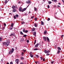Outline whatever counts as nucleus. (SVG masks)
I'll return each instance as SVG.
<instances>
[{"mask_svg": "<svg viewBox=\"0 0 64 64\" xmlns=\"http://www.w3.org/2000/svg\"><path fill=\"white\" fill-rule=\"evenodd\" d=\"M14 49L13 48H12V50H10L9 52V53L10 54H11L13 52H14Z\"/></svg>", "mask_w": 64, "mask_h": 64, "instance_id": "f257e3e1", "label": "nucleus"}, {"mask_svg": "<svg viewBox=\"0 0 64 64\" xmlns=\"http://www.w3.org/2000/svg\"><path fill=\"white\" fill-rule=\"evenodd\" d=\"M19 62V59H16L15 60V62L17 64H18V62Z\"/></svg>", "mask_w": 64, "mask_h": 64, "instance_id": "f03ea898", "label": "nucleus"}, {"mask_svg": "<svg viewBox=\"0 0 64 64\" xmlns=\"http://www.w3.org/2000/svg\"><path fill=\"white\" fill-rule=\"evenodd\" d=\"M9 43H10V42H6V46H9Z\"/></svg>", "mask_w": 64, "mask_h": 64, "instance_id": "7ed1b4c3", "label": "nucleus"}, {"mask_svg": "<svg viewBox=\"0 0 64 64\" xmlns=\"http://www.w3.org/2000/svg\"><path fill=\"white\" fill-rule=\"evenodd\" d=\"M43 38L44 39V41L46 42V40H47V38L45 36H44L43 37Z\"/></svg>", "mask_w": 64, "mask_h": 64, "instance_id": "20e7f679", "label": "nucleus"}, {"mask_svg": "<svg viewBox=\"0 0 64 64\" xmlns=\"http://www.w3.org/2000/svg\"><path fill=\"white\" fill-rule=\"evenodd\" d=\"M49 53H50V51L48 50L46 52V56H48L50 54H49Z\"/></svg>", "mask_w": 64, "mask_h": 64, "instance_id": "39448f33", "label": "nucleus"}, {"mask_svg": "<svg viewBox=\"0 0 64 64\" xmlns=\"http://www.w3.org/2000/svg\"><path fill=\"white\" fill-rule=\"evenodd\" d=\"M26 2L28 4H30V3H31V2L29 0H28V1H26Z\"/></svg>", "mask_w": 64, "mask_h": 64, "instance_id": "423d86ee", "label": "nucleus"}, {"mask_svg": "<svg viewBox=\"0 0 64 64\" xmlns=\"http://www.w3.org/2000/svg\"><path fill=\"white\" fill-rule=\"evenodd\" d=\"M38 46H39V44H38L35 46V47H36V48H37L38 47Z\"/></svg>", "mask_w": 64, "mask_h": 64, "instance_id": "0eeeda50", "label": "nucleus"}, {"mask_svg": "<svg viewBox=\"0 0 64 64\" xmlns=\"http://www.w3.org/2000/svg\"><path fill=\"white\" fill-rule=\"evenodd\" d=\"M19 10L20 12H22V8L20 7L19 8Z\"/></svg>", "mask_w": 64, "mask_h": 64, "instance_id": "6e6552de", "label": "nucleus"}, {"mask_svg": "<svg viewBox=\"0 0 64 64\" xmlns=\"http://www.w3.org/2000/svg\"><path fill=\"white\" fill-rule=\"evenodd\" d=\"M26 10V8H24L22 10V12H24V11H25Z\"/></svg>", "mask_w": 64, "mask_h": 64, "instance_id": "1a4fd4ad", "label": "nucleus"}, {"mask_svg": "<svg viewBox=\"0 0 64 64\" xmlns=\"http://www.w3.org/2000/svg\"><path fill=\"white\" fill-rule=\"evenodd\" d=\"M47 31L45 30L44 32V35H46L47 33Z\"/></svg>", "mask_w": 64, "mask_h": 64, "instance_id": "9d476101", "label": "nucleus"}, {"mask_svg": "<svg viewBox=\"0 0 64 64\" xmlns=\"http://www.w3.org/2000/svg\"><path fill=\"white\" fill-rule=\"evenodd\" d=\"M33 35H34V36H36V32H34Z\"/></svg>", "mask_w": 64, "mask_h": 64, "instance_id": "9b49d317", "label": "nucleus"}, {"mask_svg": "<svg viewBox=\"0 0 64 64\" xmlns=\"http://www.w3.org/2000/svg\"><path fill=\"white\" fill-rule=\"evenodd\" d=\"M47 40L48 42H50V40H49V38H48V37H47Z\"/></svg>", "mask_w": 64, "mask_h": 64, "instance_id": "f8f14e48", "label": "nucleus"}, {"mask_svg": "<svg viewBox=\"0 0 64 64\" xmlns=\"http://www.w3.org/2000/svg\"><path fill=\"white\" fill-rule=\"evenodd\" d=\"M41 24H42V25H44V22L42 21L41 22Z\"/></svg>", "mask_w": 64, "mask_h": 64, "instance_id": "ddd939ff", "label": "nucleus"}, {"mask_svg": "<svg viewBox=\"0 0 64 64\" xmlns=\"http://www.w3.org/2000/svg\"><path fill=\"white\" fill-rule=\"evenodd\" d=\"M24 41V38H22V39L20 40V42H22Z\"/></svg>", "mask_w": 64, "mask_h": 64, "instance_id": "4468645a", "label": "nucleus"}, {"mask_svg": "<svg viewBox=\"0 0 64 64\" xmlns=\"http://www.w3.org/2000/svg\"><path fill=\"white\" fill-rule=\"evenodd\" d=\"M4 2V3L6 4L8 2V1L7 0H5Z\"/></svg>", "mask_w": 64, "mask_h": 64, "instance_id": "2eb2a0df", "label": "nucleus"}, {"mask_svg": "<svg viewBox=\"0 0 64 64\" xmlns=\"http://www.w3.org/2000/svg\"><path fill=\"white\" fill-rule=\"evenodd\" d=\"M35 30V28H32V31H34Z\"/></svg>", "mask_w": 64, "mask_h": 64, "instance_id": "dca6fc26", "label": "nucleus"}, {"mask_svg": "<svg viewBox=\"0 0 64 64\" xmlns=\"http://www.w3.org/2000/svg\"><path fill=\"white\" fill-rule=\"evenodd\" d=\"M12 9H15V6H12Z\"/></svg>", "mask_w": 64, "mask_h": 64, "instance_id": "f3484780", "label": "nucleus"}, {"mask_svg": "<svg viewBox=\"0 0 64 64\" xmlns=\"http://www.w3.org/2000/svg\"><path fill=\"white\" fill-rule=\"evenodd\" d=\"M58 49L59 50H61V48H60V47H57Z\"/></svg>", "mask_w": 64, "mask_h": 64, "instance_id": "a211bd4d", "label": "nucleus"}, {"mask_svg": "<svg viewBox=\"0 0 64 64\" xmlns=\"http://www.w3.org/2000/svg\"><path fill=\"white\" fill-rule=\"evenodd\" d=\"M39 61H35V63L36 64H37V63H39Z\"/></svg>", "mask_w": 64, "mask_h": 64, "instance_id": "6ab92c4d", "label": "nucleus"}, {"mask_svg": "<svg viewBox=\"0 0 64 64\" xmlns=\"http://www.w3.org/2000/svg\"><path fill=\"white\" fill-rule=\"evenodd\" d=\"M34 26L36 27H37V24H34Z\"/></svg>", "mask_w": 64, "mask_h": 64, "instance_id": "aec40b11", "label": "nucleus"}, {"mask_svg": "<svg viewBox=\"0 0 64 64\" xmlns=\"http://www.w3.org/2000/svg\"><path fill=\"white\" fill-rule=\"evenodd\" d=\"M14 24H13V23H12V24H11V26H10L11 27H13V25Z\"/></svg>", "mask_w": 64, "mask_h": 64, "instance_id": "412c9836", "label": "nucleus"}, {"mask_svg": "<svg viewBox=\"0 0 64 64\" xmlns=\"http://www.w3.org/2000/svg\"><path fill=\"white\" fill-rule=\"evenodd\" d=\"M16 11V9H14L13 10H12V12H15Z\"/></svg>", "mask_w": 64, "mask_h": 64, "instance_id": "4be33fe9", "label": "nucleus"}, {"mask_svg": "<svg viewBox=\"0 0 64 64\" xmlns=\"http://www.w3.org/2000/svg\"><path fill=\"white\" fill-rule=\"evenodd\" d=\"M52 0L53 2H54V1L55 2H57V0Z\"/></svg>", "mask_w": 64, "mask_h": 64, "instance_id": "5701e85b", "label": "nucleus"}, {"mask_svg": "<svg viewBox=\"0 0 64 64\" xmlns=\"http://www.w3.org/2000/svg\"><path fill=\"white\" fill-rule=\"evenodd\" d=\"M23 30H22V31L24 32H25V31L26 30H25V28H23Z\"/></svg>", "mask_w": 64, "mask_h": 64, "instance_id": "b1692460", "label": "nucleus"}, {"mask_svg": "<svg viewBox=\"0 0 64 64\" xmlns=\"http://www.w3.org/2000/svg\"><path fill=\"white\" fill-rule=\"evenodd\" d=\"M13 28V27H10V30H12V28Z\"/></svg>", "mask_w": 64, "mask_h": 64, "instance_id": "393cba45", "label": "nucleus"}, {"mask_svg": "<svg viewBox=\"0 0 64 64\" xmlns=\"http://www.w3.org/2000/svg\"><path fill=\"white\" fill-rule=\"evenodd\" d=\"M38 50V49L37 48H34V50Z\"/></svg>", "mask_w": 64, "mask_h": 64, "instance_id": "a878e982", "label": "nucleus"}, {"mask_svg": "<svg viewBox=\"0 0 64 64\" xmlns=\"http://www.w3.org/2000/svg\"><path fill=\"white\" fill-rule=\"evenodd\" d=\"M60 51L58 50V52H57V54H59V53H60Z\"/></svg>", "mask_w": 64, "mask_h": 64, "instance_id": "bb28decb", "label": "nucleus"}, {"mask_svg": "<svg viewBox=\"0 0 64 64\" xmlns=\"http://www.w3.org/2000/svg\"><path fill=\"white\" fill-rule=\"evenodd\" d=\"M20 32V34L21 35H23V34H24H24H23V32H22L21 31Z\"/></svg>", "mask_w": 64, "mask_h": 64, "instance_id": "cd10ccee", "label": "nucleus"}, {"mask_svg": "<svg viewBox=\"0 0 64 64\" xmlns=\"http://www.w3.org/2000/svg\"><path fill=\"white\" fill-rule=\"evenodd\" d=\"M44 52L45 53H47V50H44Z\"/></svg>", "mask_w": 64, "mask_h": 64, "instance_id": "c85d7f7f", "label": "nucleus"}, {"mask_svg": "<svg viewBox=\"0 0 64 64\" xmlns=\"http://www.w3.org/2000/svg\"><path fill=\"white\" fill-rule=\"evenodd\" d=\"M35 56L36 57V58H37L39 57V56H38V55H36Z\"/></svg>", "mask_w": 64, "mask_h": 64, "instance_id": "c756f323", "label": "nucleus"}, {"mask_svg": "<svg viewBox=\"0 0 64 64\" xmlns=\"http://www.w3.org/2000/svg\"><path fill=\"white\" fill-rule=\"evenodd\" d=\"M22 51L24 52H26V50H23Z\"/></svg>", "mask_w": 64, "mask_h": 64, "instance_id": "7c9ffc66", "label": "nucleus"}, {"mask_svg": "<svg viewBox=\"0 0 64 64\" xmlns=\"http://www.w3.org/2000/svg\"><path fill=\"white\" fill-rule=\"evenodd\" d=\"M20 58L21 60H24V58L23 57H21Z\"/></svg>", "mask_w": 64, "mask_h": 64, "instance_id": "2f4dec72", "label": "nucleus"}, {"mask_svg": "<svg viewBox=\"0 0 64 64\" xmlns=\"http://www.w3.org/2000/svg\"><path fill=\"white\" fill-rule=\"evenodd\" d=\"M16 37H15L14 38V41H16Z\"/></svg>", "mask_w": 64, "mask_h": 64, "instance_id": "473e14b6", "label": "nucleus"}, {"mask_svg": "<svg viewBox=\"0 0 64 64\" xmlns=\"http://www.w3.org/2000/svg\"><path fill=\"white\" fill-rule=\"evenodd\" d=\"M6 45V42H4L3 43V45Z\"/></svg>", "mask_w": 64, "mask_h": 64, "instance_id": "72a5a7b5", "label": "nucleus"}, {"mask_svg": "<svg viewBox=\"0 0 64 64\" xmlns=\"http://www.w3.org/2000/svg\"><path fill=\"white\" fill-rule=\"evenodd\" d=\"M36 42V40H34V45H35V44Z\"/></svg>", "mask_w": 64, "mask_h": 64, "instance_id": "f704fd0d", "label": "nucleus"}, {"mask_svg": "<svg viewBox=\"0 0 64 64\" xmlns=\"http://www.w3.org/2000/svg\"><path fill=\"white\" fill-rule=\"evenodd\" d=\"M16 17H17V18L19 16H18V14H16Z\"/></svg>", "mask_w": 64, "mask_h": 64, "instance_id": "c9c22d12", "label": "nucleus"}, {"mask_svg": "<svg viewBox=\"0 0 64 64\" xmlns=\"http://www.w3.org/2000/svg\"><path fill=\"white\" fill-rule=\"evenodd\" d=\"M48 3L49 4H51V1H48Z\"/></svg>", "mask_w": 64, "mask_h": 64, "instance_id": "e433bc0d", "label": "nucleus"}, {"mask_svg": "<svg viewBox=\"0 0 64 64\" xmlns=\"http://www.w3.org/2000/svg\"><path fill=\"white\" fill-rule=\"evenodd\" d=\"M28 30H26L25 31V33H28Z\"/></svg>", "mask_w": 64, "mask_h": 64, "instance_id": "4c0bfd02", "label": "nucleus"}, {"mask_svg": "<svg viewBox=\"0 0 64 64\" xmlns=\"http://www.w3.org/2000/svg\"><path fill=\"white\" fill-rule=\"evenodd\" d=\"M14 18L15 19H16V16H14Z\"/></svg>", "mask_w": 64, "mask_h": 64, "instance_id": "58836bf2", "label": "nucleus"}, {"mask_svg": "<svg viewBox=\"0 0 64 64\" xmlns=\"http://www.w3.org/2000/svg\"><path fill=\"white\" fill-rule=\"evenodd\" d=\"M34 11H37V8H34Z\"/></svg>", "mask_w": 64, "mask_h": 64, "instance_id": "ea45409f", "label": "nucleus"}, {"mask_svg": "<svg viewBox=\"0 0 64 64\" xmlns=\"http://www.w3.org/2000/svg\"><path fill=\"white\" fill-rule=\"evenodd\" d=\"M27 36V35H26V34H24V35L23 36V37H26Z\"/></svg>", "mask_w": 64, "mask_h": 64, "instance_id": "a19ab883", "label": "nucleus"}, {"mask_svg": "<svg viewBox=\"0 0 64 64\" xmlns=\"http://www.w3.org/2000/svg\"><path fill=\"white\" fill-rule=\"evenodd\" d=\"M34 20H35V21H37V18H34Z\"/></svg>", "mask_w": 64, "mask_h": 64, "instance_id": "79ce46f5", "label": "nucleus"}, {"mask_svg": "<svg viewBox=\"0 0 64 64\" xmlns=\"http://www.w3.org/2000/svg\"><path fill=\"white\" fill-rule=\"evenodd\" d=\"M54 62H55V61H53V62H52L51 63H52V64H53V63H54Z\"/></svg>", "mask_w": 64, "mask_h": 64, "instance_id": "37998d69", "label": "nucleus"}, {"mask_svg": "<svg viewBox=\"0 0 64 64\" xmlns=\"http://www.w3.org/2000/svg\"><path fill=\"white\" fill-rule=\"evenodd\" d=\"M30 55H32V52H31L30 53Z\"/></svg>", "mask_w": 64, "mask_h": 64, "instance_id": "c03bdc74", "label": "nucleus"}, {"mask_svg": "<svg viewBox=\"0 0 64 64\" xmlns=\"http://www.w3.org/2000/svg\"><path fill=\"white\" fill-rule=\"evenodd\" d=\"M50 20V19L49 18H48V19H47L48 21H49Z\"/></svg>", "mask_w": 64, "mask_h": 64, "instance_id": "a18cd8bd", "label": "nucleus"}, {"mask_svg": "<svg viewBox=\"0 0 64 64\" xmlns=\"http://www.w3.org/2000/svg\"><path fill=\"white\" fill-rule=\"evenodd\" d=\"M30 56L32 58H33V55L32 54L31 55H30Z\"/></svg>", "mask_w": 64, "mask_h": 64, "instance_id": "49530a36", "label": "nucleus"}, {"mask_svg": "<svg viewBox=\"0 0 64 64\" xmlns=\"http://www.w3.org/2000/svg\"><path fill=\"white\" fill-rule=\"evenodd\" d=\"M40 58L41 60H43V58L42 57H41Z\"/></svg>", "mask_w": 64, "mask_h": 64, "instance_id": "de8ad7c7", "label": "nucleus"}, {"mask_svg": "<svg viewBox=\"0 0 64 64\" xmlns=\"http://www.w3.org/2000/svg\"><path fill=\"white\" fill-rule=\"evenodd\" d=\"M13 34H12L10 35V36L11 37H12V36H13Z\"/></svg>", "mask_w": 64, "mask_h": 64, "instance_id": "09e8293b", "label": "nucleus"}, {"mask_svg": "<svg viewBox=\"0 0 64 64\" xmlns=\"http://www.w3.org/2000/svg\"><path fill=\"white\" fill-rule=\"evenodd\" d=\"M4 29H5V27H3L2 28V30H4Z\"/></svg>", "mask_w": 64, "mask_h": 64, "instance_id": "8fccbe9b", "label": "nucleus"}, {"mask_svg": "<svg viewBox=\"0 0 64 64\" xmlns=\"http://www.w3.org/2000/svg\"><path fill=\"white\" fill-rule=\"evenodd\" d=\"M21 55H24V52H22Z\"/></svg>", "mask_w": 64, "mask_h": 64, "instance_id": "3c124183", "label": "nucleus"}, {"mask_svg": "<svg viewBox=\"0 0 64 64\" xmlns=\"http://www.w3.org/2000/svg\"><path fill=\"white\" fill-rule=\"evenodd\" d=\"M10 64H13V62H10Z\"/></svg>", "mask_w": 64, "mask_h": 64, "instance_id": "603ef678", "label": "nucleus"}, {"mask_svg": "<svg viewBox=\"0 0 64 64\" xmlns=\"http://www.w3.org/2000/svg\"><path fill=\"white\" fill-rule=\"evenodd\" d=\"M48 8H50V6L49 5H48Z\"/></svg>", "mask_w": 64, "mask_h": 64, "instance_id": "864d4df0", "label": "nucleus"}, {"mask_svg": "<svg viewBox=\"0 0 64 64\" xmlns=\"http://www.w3.org/2000/svg\"><path fill=\"white\" fill-rule=\"evenodd\" d=\"M64 37V35H62L61 36V38H62V37Z\"/></svg>", "mask_w": 64, "mask_h": 64, "instance_id": "5fc2aeb1", "label": "nucleus"}, {"mask_svg": "<svg viewBox=\"0 0 64 64\" xmlns=\"http://www.w3.org/2000/svg\"><path fill=\"white\" fill-rule=\"evenodd\" d=\"M15 8H17V5H16L15 6Z\"/></svg>", "mask_w": 64, "mask_h": 64, "instance_id": "6e6d98bb", "label": "nucleus"}, {"mask_svg": "<svg viewBox=\"0 0 64 64\" xmlns=\"http://www.w3.org/2000/svg\"><path fill=\"white\" fill-rule=\"evenodd\" d=\"M24 23V22H21V23L22 24H23Z\"/></svg>", "mask_w": 64, "mask_h": 64, "instance_id": "4d7b16f0", "label": "nucleus"}, {"mask_svg": "<svg viewBox=\"0 0 64 64\" xmlns=\"http://www.w3.org/2000/svg\"><path fill=\"white\" fill-rule=\"evenodd\" d=\"M0 41H2V38H0Z\"/></svg>", "mask_w": 64, "mask_h": 64, "instance_id": "13d9d810", "label": "nucleus"}, {"mask_svg": "<svg viewBox=\"0 0 64 64\" xmlns=\"http://www.w3.org/2000/svg\"><path fill=\"white\" fill-rule=\"evenodd\" d=\"M34 16H32L31 17V18L32 19V18H34Z\"/></svg>", "mask_w": 64, "mask_h": 64, "instance_id": "bf43d9fd", "label": "nucleus"}, {"mask_svg": "<svg viewBox=\"0 0 64 64\" xmlns=\"http://www.w3.org/2000/svg\"><path fill=\"white\" fill-rule=\"evenodd\" d=\"M13 36H15V34H13Z\"/></svg>", "mask_w": 64, "mask_h": 64, "instance_id": "052dcab7", "label": "nucleus"}, {"mask_svg": "<svg viewBox=\"0 0 64 64\" xmlns=\"http://www.w3.org/2000/svg\"><path fill=\"white\" fill-rule=\"evenodd\" d=\"M4 25L5 26H5H6V24H4Z\"/></svg>", "mask_w": 64, "mask_h": 64, "instance_id": "680f3d73", "label": "nucleus"}, {"mask_svg": "<svg viewBox=\"0 0 64 64\" xmlns=\"http://www.w3.org/2000/svg\"><path fill=\"white\" fill-rule=\"evenodd\" d=\"M29 40H27V43H29Z\"/></svg>", "mask_w": 64, "mask_h": 64, "instance_id": "e2e57ef3", "label": "nucleus"}, {"mask_svg": "<svg viewBox=\"0 0 64 64\" xmlns=\"http://www.w3.org/2000/svg\"><path fill=\"white\" fill-rule=\"evenodd\" d=\"M43 61H45V59L44 58L43 59Z\"/></svg>", "mask_w": 64, "mask_h": 64, "instance_id": "0e129e2a", "label": "nucleus"}, {"mask_svg": "<svg viewBox=\"0 0 64 64\" xmlns=\"http://www.w3.org/2000/svg\"><path fill=\"white\" fill-rule=\"evenodd\" d=\"M20 64H24V63L23 62H20Z\"/></svg>", "mask_w": 64, "mask_h": 64, "instance_id": "69168bd1", "label": "nucleus"}, {"mask_svg": "<svg viewBox=\"0 0 64 64\" xmlns=\"http://www.w3.org/2000/svg\"><path fill=\"white\" fill-rule=\"evenodd\" d=\"M62 1L63 2V3H64V0H62Z\"/></svg>", "mask_w": 64, "mask_h": 64, "instance_id": "338daca9", "label": "nucleus"}, {"mask_svg": "<svg viewBox=\"0 0 64 64\" xmlns=\"http://www.w3.org/2000/svg\"><path fill=\"white\" fill-rule=\"evenodd\" d=\"M58 8H59L60 7V6H58Z\"/></svg>", "mask_w": 64, "mask_h": 64, "instance_id": "774afa93", "label": "nucleus"}]
</instances>
